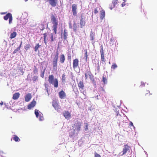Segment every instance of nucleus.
<instances>
[{
	"mask_svg": "<svg viewBox=\"0 0 157 157\" xmlns=\"http://www.w3.org/2000/svg\"><path fill=\"white\" fill-rule=\"evenodd\" d=\"M28 0H25V2H27Z\"/></svg>",
	"mask_w": 157,
	"mask_h": 157,
	"instance_id": "nucleus-54",
	"label": "nucleus"
},
{
	"mask_svg": "<svg viewBox=\"0 0 157 157\" xmlns=\"http://www.w3.org/2000/svg\"><path fill=\"white\" fill-rule=\"evenodd\" d=\"M59 95L61 99H64L66 96L65 92L63 90L59 92Z\"/></svg>",
	"mask_w": 157,
	"mask_h": 157,
	"instance_id": "nucleus-11",
	"label": "nucleus"
},
{
	"mask_svg": "<svg viewBox=\"0 0 157 157\" xmlns=\"http://www.w3.org/2000/svg\"><path fill=\"white\" fill-rule=\"evenodd\" d=\"M20 96V94L17 92L14 94L13 95V99L14 100H17L18 98Z\"/></svg>",
	"mask_w": 157,
	"mask_h": 157,
	"instance_id": "nucleus-19",
	"label": "nucleus"
},
{
	"mask_svg": "<svg viewBox=\"0 0 157 157\" xmlns=\"http://www.w3.org/2000/svg\"><path fill=\"white\" fill-rule=\"evenodd\" d=\"M38 110L37 109H35V113L37 117L38 118V117L40 115H39V113L38 112Z\"/></svg>",
	"mask_w": 157,
	"mask_h": 157,
	"instance_id": "nucleus-33",
	"label": "nucleus"
},
{
	"mask_svg": "<svg viewBox=\"0 0 157 157\" xmlns=\"http://www.w3.org/2000/svg\"><path fill=\"white\" fill-rule=\"evenodd\" d=\"M36 102L34 101H32L28 106V108L29 109H31L32 108L35 106Z\"/></svg>",
	"mask_w": 157,
	"mask_h": 157,
	"instance_id": "nucleus-15",
	"label": "nucleus"
},
{
	"mask_svg": "<svg viewBox=\"0 0 157 157\" xmlns=\"http://www.w3.org/2000/svg\"><path fill=\"white\" fill-rule=\"evenodd\" d=\"M6 13V12H3V13H1V14H5Z\"/></svg>",
	"mask_w": 157,
	"mask_h": 157,
	"instance_id": "nucleus-51",
	"label": "nucleus"
},
{
	"mask_svg": "<svg viewBox=\"0 0 157 157\" xmlns=\"http://www.w3.org/2000/svg\"><path fill=\"white\" fill-rule=\"evenodd\" d=\"M49 38L51 39V41L52 42L55 40L56 38L54 37L53 33H51L49 36Z\"/></svg>",
	"mask_w": 157,
	"mask_h": 157,
	"instance_id": "nucleus-24",
	"label": "nucleus"
},
{
	"mask_svg": "<svg viewBox=\"0 0 157 157\" xmlns=\"http://www.w3.org/2000/svg\"><path fill=\"white\" fill-rule=\"evenodd\" d=\"M59 52L57 51L56 53V55L53 60V69L55 71L57 70V61L58 59Z\"/></svg>",
	"mask_w": 157,
	"mask_h": 157,
	"instance_id": "nucleus-3",
	"label": "nucleus"
},
{
	"mask_svg": "<svg viewBox=\"0 0 157 157\" xmlns=\"http://www.w3.org/2000/svg\"><path fill=\"white\" fill-rule=\"evenodd\" d=\"M45 69L44 70V71L43 72V73L41 75V76L42 78H43L44 77V74L45 72Z\"/></svg>",
	"mask_w": 157,
	"mask_h": 157,
	"instance_id": "nucleus-46",
	"label": "nucleus"
},
{
	"mask_svg": "<svg viewBox=\"0 0 157 157\" xmlns=\"http://www.w3.org/2000/svg\"><path fill=\"white\" fill-rule=\"evenodd\" d=\"M117 65L115 63H113L111 66V68L114 69L117 67Z\"/></svg>",
	"mask_w": 157,
	"mask_h": 157,
	"instance_id": "nucleus-35",
	"label": "nucleus"
},
{
	"mask_svg": "<svg viewBox=\"0 0 157 157\" xmlns=\"http://www.w3.org/2000/svg\"><path fill=\"white\" fill-rule=\"evenodd\" d=\"M3 104V103L2 101V102L1 103H0V104L1 105H2Z\"/></svg>",
	"mask_w": 157,
	"mask_h": 157,
	"instance_id": "nucleus-53",
	"label": "nucleus"
},
{
	"mask_svg": "<svg viewBox=\"0 0 157 157\" xmlns=\"http://www.w3.org/2000/svg\"><path fill=\"white\" fill-rule=\"evenodd\" d=\"M81 126V123L80 122H77L75 123L74 124V127L75 129L79 132L80 130V128Z\"/></svg>",
	"mask_w": 157,
	"mask_h": 157,
	"instance_id": "nucleus-9",
	"label": "nucleus"
},
{
	"mask_svg": "<svg viewBox=\"0 0 157 157\" xmlns=\"http://www.w3.org/2000/svg\"><path fill=\"white\" fill-rule=\"evenodd\" d=\"M105 11L104 10H102L100 11V17L101 19H103L105 17Z\"/></svg>",
	"mask_w": 157,
	"mask_h": 157,
	"instance_id": "nucleus-18",
	"label": "nucleus"
},
{
	"mask_svg": "<svg viewBox=\"0 0 157 157\" xmlns=\"http://www.w3.org/2000/svg\"><path fill=\"white\" fill-rule=\"evenodd\" d=\"M63 115L65 118L67 119H69L71 117V113L68 111H64L63 112Z\"/></svg>",
	"mask_w": 157,
	"mask_h": 157,
	"instance_id": "nucleus-8",
	"label": "nucleus"
},
{
	"mask_svg": "<svg viewBox=\"0 0 157 157\" xmlns=\"http://www.w3.org/2000/svg\"><path fill=\"white\" fill-rule=\"evenodd\" d=\"M66 78L65 77V75L64 74L62 76V80L63 81H65Z\"/></svg>",
	"mask_w": 157,
	"mask_h": 157,
	"instance_id": "nucleus-37",
	"label": "nucleus"
},
{
	"mask_svg": "<svg viewBox=\"0 0 157 157\" xmlns=\"http://www.w3.org/2000/svg\"><path fill=\"white\" fill-rule=\"evenodd\" d=\"M95 2H96L97 0H94Z\"/></svg>",
	"mask_w": 157,
	"mask_h": 157,
	"instance_id": "nucleus-56",
	"label": "nucleus"
},
{
	"mask_svg": "<svg viewBox=\"0 0 157 157\" xmlns=\"http://www.w3.org/2000/svg\"><path fill=\"white\" fill-rule=\"evenodd\" d=\"M47 2L52 6L55 7L57 6L58 0H47Z\"/></svg>",
	"mask_w": 157,
	"mask_h": 157,
	"instance_id": "nucleus-6",
	"label": "nucleus"
},
{
	"mask_svg": "<svg viewBox=\"0 0 157 157\" xmlns=\"http://www.w3.org/2000/svg\"><path fill=\"white\" fill-rule=\"evenodd\" d=\"M4 19L5 20H7L9 19V24H11L12 23L13 17L12 16V14L11 13H8L7 14L4 16Z\"/></svg>",
	"mask_w": 157,
	"mask_h": 157,
	"instance_id": "nucleus-5",
	"label": "nucleus"
},
{
	"mask_svg": "<svg viewBox=\"0 0 157 157\" xmlns=\"http://www.w3.org/2000/svg\"><path fill=\"white\" fill-rule=\"evenodd\" d=\"M39 118V120H40L42 121L43 120L44 118L43 117L41 116V114L38 117Z\"/></svg>",
	"mask_w": 157,
	"mask_h": 157,
	"instance_id": "nucleus-39",
	"label": "nucleus"
},
{
	"mask_svg": "<svg viewBox=\"0 0 157 157\" xmlns=\"http://www.w3.org/2000/svg\"><path fill=\"white\" fill-rule=\"evenodd\" d=\"M78 27L75 23L73 24V30L74 31L76 32L77 29Z\"/></svg>",
	"mask_w": 157,
	"mask_h": 157,
	"instance_id": "nucleus-31",
	"label": "nucleus"
},
{
	"mask_svg": "<svg viewBox=\"0 0 157 157\" xmlns=\"http://www.w3.org/2000/svg\"><path fill=\"white\" fill-rule=\"evenodd\" d=\"M40 46V45H39V44H37L34 48L35 51L36 52L38 50V48Z\"/></svg>",
	"mask_w": 157,
	"mask_h": 157,
	"instance_id": "nucleus-32",
	"label": "nucleus"
},
{
	"mask_svg": "<svg viewBox=\"0 0 157 157\" xmlns=\"http://www.w3.org/2000/svg\"><path fill=\"white\" fill-rule=\"evenodd\" d=\"M72 8L73 15L76 16L77 15V5L75 4L72 5Z\"/></svg>",
	"mask_w": 157,
	"mask_h": 157,
	"instance_id": "nucleus-7",
	"label": "nucleus"
},
{
	"mask_svg": "<svg viewBox=\"0 0 157 157\" xmlns=\"http://www.w3.org/2000/svg\"><path fill=\"white\" fill-rule=\"evenodd\" d=\"M118 0H113L112 1V4H113V6H111L110 7V9L112 10L113 8L115 6V5L117 3Z\"/></svg>",
	"mask_w": 157,
	"mask_h": 157,
	"instance_id": "nucleus-21",
	"label": "nucleus"
},
{
	"mask_svg": "<svg viewBox=\"0 0 157 157\" xmlns=\"http://www.w3.org/2000/svg\"><path fill=\"white\" fill-rule=\"evenodd\" d=\"M148 94L149 95L152 94H151L150 93V91L149 90L147 91V93L145 94V96H147Z\"/></svg>",
	"mask_w": 157,
	"mask_h": 157,
	"instance_id": "nucleus-43",
	"label": "nucleus"
},
{
	"mask_svg": "<svg viewBox=\"0 0 157 157\" xmlns=\"http://www.w3.org/2000/svg\"><path fill=\"white\" fill-rule=\"evenodd\" d=\"M38 77L36 76H35L33 78V81L34 82L37 79Z\"/></svg>",
	"mask_w": 157,
	"mask_h": 157,
	"instance_id": "nucleus-40",
	"label": "nucleus"
},
{
	"mask_svg": "<svg viewBox=\"0 0 157 157\" xmlns=\"http://www.w3.org/2000/svg\"><path fill=\"white\" fill-rule=\"evenodd\" d=\"M98 10L97 8H95L94 11V13L96 14L98 13Z\"/></svg>",
	"mask_w": 157,
	"mask_h": 157,
	"instance_id": "nucleus-42",
	"label": "nucleus"
},
{
	"mask_svg": "<svg viewBox=\"0 0 157 157\" xmlns=\"http://www.w3.org/2000/svg\"><path fill=\"white\" fill-rule=\"evenodd\" d=\"M67 35H68L67 33V32H66V30L65 29L64 30L63 34V38L64 40H67Z\"/></svg>",
	"mask_w": 157,
	"mask_h": 157,
	"instance_id": "nucleus-26",
	"label": "nucleus"
},
{
	"mask_svg": "<svg viewBox=\"0 0 157 157\" xmlns=\"http://www.w3.org/2000/svg\"><path fill=\"white\" fill-rule=\"evenodd\" d=\"M141 85H142V86H144L145 85V84L144 83V82H141Z\"/></svg>",
	"mask_w": 157,
	"mask_h": 157,
	"instance_id": "nucleus-49",
	"label": "nucleus"
},
{
	"mask_svg": "<svg viewBox=\"0 0 157 157\" xmlns=\"http://www.w3.org/2000/svg\"><path fill=\"white\" fill-rule=\"evenodd\" d=\"M32 98V96L29 93L27 94L25 96V101L26 102L29 101Z\"/></svg>",
	"mask_w": 157,
	"mask_h": 157,
	"instance_id": "nucleus-17",
	"label": "nucleus"
},
{
	"mask_svg": "<svg viewBox=\"0 0 157 157\" xmlns=\"http://www.w3.org/2000/svg\"><path fill=\"white\" fill-rule=\"evenodd\" d=\"M27 46H28V47H27V48H29L30 47V45L29 44H28L27 45Z\"/></svg>",
	"mask_w": 157,
	"mask_h": 157,
	"instance_id": "nucleus-52",
	"label": "nucleus"
},
{
	"mask_svg": "<svg viewBox=\"0 0 157 157\" xmlns=\"http://www.w3.org/2000/svg\"><path fill=\"white\" fill-rule=\"evenodd\" d=\"M129 126L130 127L133 126V124L132 122H131V121L129 123Z\"/></svg>",
	"mask_w": 157,
	"mask_h": 157,
	"instance_id": "nucleus-45",
	"label": "nucleus"
},
{
	"mask_svg": "<svg viewBox=\"0 0 157 157\" xmlns=\"http://www.w3.org/2000/svg\"><path fill=\"white\" fill-rule=\"evenodd\" d=\"M91 75L92 74L90 71H88L85 74V79H86L87 78L88 76H89L90 78H91Z\"/></svg>",
	"mask_w": 157,
	"mask_h": 157,
	"instance_id": "nucleus-23",
	"label": "nucleus"
},
{
	"mask_svg": "<svg viewBox=\"0 0 157 157\" xmlns=\"http://www.w3.org/2000/svg\"><path fill=\"white\" fill-rule=\"evenodd\" d=\"M21 44H22V42H21V44L20 46L19 47H17L15 50H14V51L13 52V54L16 53L17 52H18L20 50V48L21 47Z\"/></svg>",
	"mask_w": 157,
	"mask_h": 157,
	"instance_id": "nucleus-30",
	"label": "nucleus"
},
{
	"mask_svg": "<svg viewBox=\"0 0 157 157\" xmlns=\"http://www.w3.org/2000/svg\"><path fill=\"white\" fill-rule=\"evenodd\" d=\"M102 81L104 84H105L107 82V79L104 75L102 77Z\"/></svg>",
	"mask_w": 157,
	"mask_h": 157,
	"instance_id": "nucleus-34",
	"label": "nucleus"
},
{
	"mask_svg": "<svg viewBox=\"0 0 157 157\" xmlns=\"http://www.w3.org/2000/svg\"><path fill=\"white\" fill-rule=\"evenodd\" d=\"M94 156L95 157H101L100 155L96 152L95 153Z\"/></svg>",
	"mask_w": 157,
	"mask_h": 157,
	"instance_id": "nucleus-38",
	"label": "nucleus"
},
{
	"mask_svg": "<svg viewBox=\"0 0 157 157\" xmlns=\"http://www.w3.org/2000/svg\"><path fill=\"white\" fill-rule=\"evenodd\" d=\"M24 72L22 71V74H24Z\"/></svg>",
	"mask_w": 157,
	"mask_h": 157,
	"instance_id": "nucleus-55",
	"label": "nucleus"
},
{
	"mask_svg": "<svg viewBox=\"0 0 157 157\" xmlns=\"http://www.w3.org/2000/svg\"><path fill=\"white\" fill-rule=\"evenodd\" d=\"M97 69H98V71H99V70H100V67H99V65H98V67H97Z\"/></svg>",
	"mask_w": 157,
	"mask_h": 157,
	"instance_id": "nucleus-50",
	"label": "nucleus"
},
{
	"mask_svg": "<svg viewBox=\"0 0 157 157\" xmlns=\"http://www.w3.org/2000/svg\"><path fill=\"white\" fill-rule=\"evenodd\" d=\"M103 48L102 45L101 46L100 53L101 54V60L102 61L105 62L104 54L103 51Z\"/></svg>",
	"mask_w": 157,
	"mask_h": 157,
	"instance_id": "nucleus-10",
	"label": "nucleus"
},
{
	"mask_svg": "<svg viewBox=\"0 0 157 157\" xmlns=\"http://www.w3.org/2000/svg\"><path fill=\"white\" fill-rule=\"evenodd\" d=\"M78 85L80 90H83L84 86L83 81H80L78 83Z\"/></svg>",
	"mask_w": 157,
	"mask_h": 157,
	"instance_id": "nucleus-13",
	"label": "nucleus"
},
{
	"mask_svg": "<svg viewBox=\"0 0 157 157\" xmlns=\"http://www.w3.org/2000/svg\"><path fill=\"white\" fill-rule=\"evenodd\" d=\"M86 128H85V129L86 130H87L88 129V124L87 123H86Z\"/></svg>",
	"mask_w": 157,
	"mask_h": 157,
	"instance_id": "nucleus-44",
	"label": "nucleus"
},
{
	"mask_svg": "<svg viewBox=\"0 0 157 157\" xmlns=\"http://www.w3.org/2000/svg\"><path fill=\"white\" fill-rule=\"evenodd\" d=\"M78 59H75L73 60V68H75L77 67L78 65Z\"/></svg>",
	"mask_w": 157,
	"mask_h": 157,
	"instance_id": "nucleus-14",
	"label": "nucleus"
},
{
	"mask_svg": "<svg viewBox=\"0 0 157 157\" xmlns=\"http://www.w3.org/2000/svg\"><path fill=\"white\" fill-rule=\"evenodd\" d=\"M51 22L53 24L52 30L54 31L55 34H56L57 33V28L58 25V21L56 16L52 14L51 17Z\"/></svg>",
	"mask_w": 157,
	"mask_h": 157,
	"instance_id": "nucleus-1",
	"label": "nucleus"
},
{
	"mask_svg": "<svg viewBox=\"0 0 157 157\" xmlns=\"http://www.w3.org/2000/svg\"><path fill=\"white\" fill-rule=\"evenodd\" d=\"M130 147L128 144L125 145L123 148L122 151L120 152L119 154V155L121 156H123L127 153L128 151H129L130 150Z\"/></svg>",
	"mask_w": 157,
	"mask_h": 157,
	"instance_id": "nucleus-4",
	"label": "nucleus"
},
{
	"mask_svg": "<svg viewBox=\"0 0 157 157\" xmlns=\"http://www.w3.org/2000/svg\"><path fill=\"white\" fill-rule=\"evenodd\" d=\"M13 140L16 142H18L20 141V139L16 135H14V137L13 138Z\"/></svg>",
	"mask_w": 157,
	"mask_h": 157,
	"instance_id": "nucleus-29",
	"label": "nucleus"
},
{
	"mask_svg": "<svg viewBox=\"0 0 157 157\" xmlns=\"http://www.w3.org/2000/svg\"><path fill=\"white\" fill-rule=\"evenodd\" d=\"M52 106L56 110H58L60 109V106L58 104L56 101L52 102Z\"/></svg>",
	"mask_w": 157,
	"mask_h": 157,
	"instance_id": "nucleus-12",
	"label": "nucleus"
},
{
	"mask_svg": "<svg viewBox=\"0 0 157 157\" xmlns=\"http://www.w3.org/2000/svg\"><path fill=\"white\" fill-rule=\"evenodd\" d=\"M80 24L81 25V26L80 27L81 28H82L83 26H85V22L84 20V18H83V17L82 16V15L81 16Z\"/></svg>",
	"mask_w": 157,
	"mask_h": 157,
	"instance_id": "nucleus-16",
	"label": "nucleus"
},
{
	"mask_svg": "<svg viewBox=\"0 0 157 157\" xmlns=\"http://www.w3.org/2000/svg\"><path fill=\"white\" fill-rule=\"evenodd\" d=\"M17 35V33L16 32H13L10 35V38L11 39L15 38Z\"/></svg>",
	"mask_w": 157,
	"mask_h": 157,
	"instance_id": "nucleus-25",
	"label": "nucleus"
},
{
	"mask_svg": "<svg viewBox=\"0 0 157 157\" xmlns=\"http://www.w3.org/2000/svg\"><path fill=\"white\" fill-rule=\"evenodd\" d=\"M65 60V56L63 54L61 55L60 56V60L62 63H63L64 62Z\"/></svg>",
	"mask_w": 157,
	"mask_h": 157,
	"instance_id": "nucleus-22",
	"label": "nucleus"
},
{
	"mask_svg": "<svg viewBox=\"0 0 157 157\" xmlns=\"http://www.w3.org/2000/svg\"><path fill=\"white\" fill-rule=\"evenodd\" d=\"M44 39V43L45 44H47V41L48 39V34L47 33H44L43 34Z\"/></svg>",
	"mask_w": 157,
	"mask_h": 157,
	"instance_id": "nucleus-20",
	"label": "nucleus"
},
{
	"mask_svg": "<svg viewBox=\"0 0 157 157\" xmlns=\"http://www.w3.org/2000/svg\"><path fill=\"white\" fill-rule=\"evenodd\" d=\"M116 118L117 119V121H121L122 120L121 116L118 113L117 114L116 117Z\"/></svg>",
	"mask_w": 157,
	"mask_h": 157,
	"instance_id": "nucleus-28",
	"label": "nucleus"
},
{
	"mask_svg": "<svg viewBox=\"0 0 157 157\" xmlns=\"http://www.w3.org/2000/svg\"><path fill=\"white\" fill-rule=\"evenodd\" d=\"M84 51L85 52V56L86 57V59H87V58H88L87 50L86 49H85L84 50Z\"/></svg>",
	"mask_w": 157,
	"mask_h": 157,
	"instance_id": "nucleus-36",
	"label": "nucleus"
},
{
	"mask_svg": "<svg viewBox=\"0 0 157 157\" xmlns=\"http://www.w3.org/2000/svg\"><path fill=\"white\" fill-rule=\"evenodd\" d=\"M121 5H122V6H125V3L124 2H123L122 3Z\"/></svg>",
	"mask_w": 157,
	"mask_h": 157,
	"instance_id": "nucleus-47",
	"label": "nucleus"
},
{
	"mask_svg": "<svg viewBox=\"0 0 157 157\" xmlns=\"http://www.w3.org/2000/svg\"><path fill=\"white\" fill-rule=\"evenodd\" d=\"M68 59H71V55H70V56L68 55Z\"/></svg>",
	"mask_w": 157,
	"mask_h": 157,
	"instance_id": "nucleus-48",
	"label": "nucleus"
},
{
	"mask_svg": "<svg viewBox=\"0 0 157 157\" xmlns=\"http://www.w3.org/2000/svg\"><path fill=\"white\" fill-rule=\"evenodd\" d=\"M48 81L49 83L53 85L55 88L58 87V81L57 78H54L53 75H50L48 77Z\"/></svg>",
	"mask_w": 157,
	"mask_h": 157,
	"instance_id": "nucleus-2",
	"label": "nucleus"
},
{
	"mask_svg": "<svg viewBox=\"0 0 157 157\" xmlns=\"http://www.w3.org/2000/svg\"><path fill=\"white\" fill-rule=\"evenodd\" d=\"M41 25L42 26L41 28H40V29L41 30H43L45 28L44 26V24H41Z\"/></svg>",
	"mask_w": 157,
	"mask_h": 157,
	"instance_id": "nucleus-41",
	"label": "nucleus"
},
{
	"mask_svg": "<svg viewBox=\"0 0 157 157\" xmlns=\"http://www.w3.org/2000/svg\"><path fill=\"white\" fill-rule=\"evenodd\" d=\"M94 32L91 31L90 33V38L91 41H93L94 40Z\"/></svg>",
	"mask_w": 157,
	"mask_h": 157,
	"instance_id": "nucleus-27",
	"label": "nucleus"
}]
</instances>
